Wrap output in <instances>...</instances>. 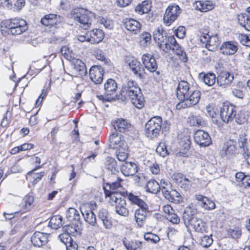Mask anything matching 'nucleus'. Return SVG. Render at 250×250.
Returning <instances> with one entry per match:
<instances>
[{
    "label": "nucleus",
    "mask_w": 250,
    "mask_h": 250,
    "mask_svg": "<svg viewBox=\"0 0 250 250\" xmlns=\"http://www.w3.org/2000/svg\"><path fill=\"white\" fill-rule=\"evenodd\" d=\"M65 247L66 250H77L78 249V245L74 240L66 244Z\"/></svg>",
    "instance_id": "obj_64"
},
{
    "label": "nucleus",
    "mask_w": 250,
    "mask_h": 250,
    "mask_svg": "<svg viewBox=\"0 0 250 250\" xmlns=\"http://www.w3.org/2000/svg\"><path fill=\"white\" fill-rule=\"evenodd\" d=\"M117 162L115 159L111 157H107L105 162V167L108 172V174H119V171L117 168Z\"/></svg>",
    "instance_id": "obj_34"
},
{
    "label": "nucleus",
    "mask_w": 250,
    "mask_h": 250,
    "mask_svg": "<svg viewBox=\"0 0 250 250\" xmlns=\"http://www.w3.org/2000/svg\"><path fill=\"white\" fill-rule=\"evenodd\" d=\"M105 94L107 95L113 94L117 89V83L112 79H108L104 84Z\"/></svg>",
    "instance_id": "obj_36"
},
{
    "label": "nucleus",
    "mask_w": 250,
    "mask_h": 250,
    "mask_svg": "<svg viewBox=\"0 0 250 250\" xmlns=\"http://www.w3.org/2000/svg\"><path fill=\"white\" fill-rule=\"evenodd\" d=\"M194 139L195 142L201 146H207L211 143L208 133L203 130H198L195 132Z\"/></svg>",
    "instance_id": "obj_12"
},
{
    "label": "nucleus",
    "mask_w": 250,
    "mask_h": 250,
    "mask_svg": "<svg viewBox=\"0 0 250 250\" xmlns=\"http://www.w3.org/2000/svg\"><path fill=\"white\" fill-rule=\"evenodd\" d=\"M237 43L231 41L224 42L220 47L221 52L226 55H232L238 50Z\"/></svg>",
    "instance_id": "obj_25"
},
{
    "label": "nucleus",
    "mask_w": 250,
    "mask_h": 250,
    "mask_svg": "<svg viewBox=\"0 0 250 250\" xmlns=\"http://www.w3.org/2000/svg\"><path fill=\"white\" fill-rule=\"evenodd\" d=\"M191 91L188 94V96L185 100H182V106L189 107L196 105L198 103L201 96V92L198 90Z\"/></svg>",
    "instance_id": "obj_18"
},
{
    "label": "nucleus",
    "mask_w": 250,
    "mask_h": 250,
    "mask_svg": "<svg viewBox=\"0 0 250 250\" xmlns=\"http://www.w3.org/2000/svg\"><path fill=\"white\" fill-rule=\"evenodd\" d=\"M89 36V42L91 43H98L101 42L104 37V33L101 29H95L88 32Z\"/></svg>",
    "instance_id": "obj_31"
},
{
    "label": "nucleus",
    "mask_w": 250,
    "mask_h": 250,
    "mask_svg": "<svg viewBox=\"0 0 250 250\" xmlns=\"http://www.w3.org/2000/svg\"><path fill=\"white\" fill-rule=\"evenodd\" d=\"M110 146L114 149L122 148L124 150L127 149L125 141L122 139L121 135L116 132L112 133L109 137Z\"/></svg>",
    "instance_id": "obj_14"
},
{
    "label": "nucleus",
    "mask_w": 250,
    "mask_h": 250,
    "mask_svg": "<svg viewBox=\"0 0 250 250\" xmlns=\"http://www.w3.org/2000/svg\"><path fill=\"white\" fill-rule=\"evenodd\" d=\"M151 7V2L149 0H146L137 5L135 10L138 14L142 15L147 13L150 10Z\"/></svg>",
    "instance_id": "obj_39"
},
{
    "label": "nucleus",
    "mask_w": 250,
    "mask_h": 250,
    "mask_svg": "<svg viewBox=\"0 0 250 250\" xmlns=\"http://www.w3.org/2000/svg\"><path fill=\"white\" fill-rule=\"evenodd\" d=\"M213 242V239L208 235L204 236L201 239L200 244L203 247H208L210 246Z\"/></svg>",
    "instance_id": "obj_51"
},
{
    "label": "nucleus",
    "mask_w": 250,
    "mask_h": 250,
    "mask_svg": "<svg viewBox=\"0 0 250 250\" xmlns=\"http://www.w3.org/2000/svg\"><path fill=\"white\" fill-rule=\"evenodd\" d=\"M142 60L145 67L151 72L156 71L157 64L153 56L149 54H145L142 56Z\"/></svg>",
    "instance_id": "obj_24"
},
{
    "label": "nucleus",
    "mask_w": 250,
    "mask_h": 250,
    "mask_svg": "<svg viewBox=\"0 0 250 250\" xmlns=\"http://www.w3.org/2000/svg\"><path fill=\"white\" fill-rule=\"evenodd\" d=\"M48 236V233L35 232L32 236L31 241L34 246L40 247L47 243Z\"/></svg>",
    "instance_id": "obj_23"
},
{
    "label": "nucleus",
    "mask_w": 250,
    "mask_h": 250,
    "mask_svg": "<svg viewBox=\"0 0 250 250\" xmlns=\"http://www.w3.org/2000/svg\"><path fill=\"white\" fill-rule=\"evenodd\" d=\"M250 19V17L246 14H240L238 16V20L239 23L243 27L246 25L248 20Z\"/></svg>",
    "instance_id": "obj_54"
},
{
    "label": "nucleus",
    "mask_w": 250,
    "mask_h": 250,
    "mask_svg": "<svg viewBox=\"0 0 250 250\" xmlns=\"http://www.w3.org/2000/svg\"><path fill=\"white\" fill-rule=\"evenodd\" d=\"M156 150L162 157H165L168 154L166 146L164 144H160Z\"/></svg>",
    "instance_id": "obj_53"
},
{
    "label": "nucleus",
    "mask_w": 250,
    "mask_h": 250,
    "mask_svg": "<svg viewBox=\"0 0 250 250\" xmlns=\"http://www.w3.org/2000/svg\"><path fill=\"white\" fill-rule=\"evenodd\" d=\"M189 119V123L192 126L203 125L205 123L203 118L199 115H192Z\"/></svg>",
    "instance_id": "obj_47"
},
{
    "label": "nucleus",
    "mask_w": 250,
    "mask_h": 250,
    "mask_svg": "<svg viewBox=\"0 0 250 250\" xmlns=\"http://www.w3.org/2000/svg\"><path fill=\"white\" fill-rule=\"evenodd\" d=\"M104 70L101 66H93L89 70V77L95 84L101 83L103 80Z\"/></svg>",
    "instance_id": "obj_21"
},
{
    "label": "nucleus",
    "mask_w": 250,
    "mask_h": 250,
    "mask_svg": "<svg viewBox=\"0 0 250 250\" xmlns=\"http://www.w3.org/2000/svg\"><path fill=\"white\" fill-rule=\"evenodd\" d=\"M123 244L127 250H139L142 246V242L137 241L127 242L124 240Z\"/></svg>",
    "instance_id": "obj_45"
},
{
    "label": "nucleus",
    "mask_w": 250,
    "mask_h": 250,
    "mask_svg": "<svg viewBox=\"0 0 250 250\" xmlns=\"http://www.w3.org/2000/svg\"><path fill=\"white\" fill-rule=\"evenodd\" d=\"M62 217L60 215L52 217L49 221V226L55 229L61 228L62 226Z\"/></svg>",
    "instance_id": "obj_44"
},
{
    "label": "nucleus",
    "mask_w": 250,
    "mask_h": 250,
    "mask_svg": "<svg viewBox=\"0 0 250 250\" xmlns=\"http://www.w3.org/2000/svg\"><path fill=\"white\" fill-rule=\"evenodd\" d=\"M125 28L134 34H137L141 29V24L137 21L133 19H126L124 22Z\"/></svg>",
    "instance_id": "obj_26"
},
{
    "label": "nucleus",
    "mask_w": 250,
    "mask_h": 250,
    "mask_svg": "<svg viewBox=\"0 0 250 250\" xmlns=\"http://www.w3.org/2000/svg\"><path fill=\"white\" fill-rule=\"evenodd\" d=\"M58 238L65 245L73 240L68 233H62L59 235Z\"/></svg>",
    "instance_id": "obj_52"
},
{
    "label": "nucleus",
    "mask_w": 250,
    "mask_h": 250,
    "mask_svg": "<svg viewBox=\"0 0 250 250\" xmlns=\"http://www.w3.org/2000/svg\"><path fill=\"white\" fill-rule=\"evenodd\" d=\"M229 233L234 239L238 238L241 235V231L238 228L230 229L229 230Z\"/></svg>",
    "instance_id": "obj_57"
},
{
    "label": "nucleus",
    "mask_w": 250,
    "mask_h": 250,
    "mask_svg": "<svg viewBox=\"0 0 250 250\" xmlns=\"http://www.w3.org/2000/svg\"><path fill=\"white\" fill-rule=\"evenodd\" d=\"M126 63L135 75L140 79L144 78V68L139 61L134 58H129L126 60Z\"/></svg>",
    "instance_id": "obj_11"
},
{
    "label": "nucleus",
    "mask_w": 250,
    "mask_h": 250,
    "mask_svg": "<svg viewBox=\"0 0 250 250\" xmlns=\"http://www.w3.org/2000/svg\"><path fill=\"white\" fill-rule=\"evenodd\" d=\"M162 118L154 116L149 119L145 125V132L147 137L153 139L158 137L161 131Z\"/></svg>",
    "instance_id": "obj_5"
},
{
    "label": "nucleus",
    "mask_w": 250,
    "mask_h": 250,
    "mask_svg": "<svg viewBox=\"0 0 250 250\" xmlns=\"http://www.w3.org/2000/svg\"><path fill=\"white\" fill-rule=\"evenodd\" d=\"M105 196L109 198L110 204L115 206V212L124 217H127L129 215V210L126 207V203L125 199V196L127 197L132 204L137 205L139 208L147 205L137 196L131 193L106 191Z\"/></svg>",
    "instance_id": "obj_1"
},
{
    "label": "nucleus",
    "mask_w": 250,
    "mask_h": 250,
    "mask_svg": "<svg viewBox=\"0 0 250 250\" xmlns=\"http://www.w3.org/2000/svg\"><path fill=\"white\" fill-rule=\"evenodd\" d=\"M117 157L119 161L124 162L127 158L128 154L125 152H122L120 150L117 155Z\"/></svg>",
    "instance_id": "obj_62"
},
{
    "label": "nucleus",
    "mask_w": 250,
    "mask_h": 250,
    "mask_svg": "<svg viewBox=\"0 0 250 250\" xmlns=\"http://www.w3.org/2000/svg\"><path fill=\"white\" fill-rule=\"evenodd\" d=\"M122 181V179L121 180H117L115 181H108L106 183V185L108 186L110 188V190H105L104 193L106 191H112L116 192L114 191L115 189H118V188L121 187V182Z\"/></svg>",
    "instance_id": "obj_49"
},
{
    "label": "nucleus",
    "mask_w": 250,
    "mask_h": 250,
    "mask_svg": "<svg viewBox=\"0 0 250 250\" xmlns=\"http://www.w3.org/2000/svg\"><path fill=\"white\" fill-rule=\"evenodd\" d=\"M151 172L153 174H158L160 171L159 166L156 163H153L149 166Z\"/></svg>",
    "instance_id": "obj_58"
},
{
    "label": "nucleus",
    "mask_w": 250,
    "mask_h": 250,
    "mask_svg": "<svg viewBox=\"0 0 250 250\" xmlns=\"http://www.w3.org/2000/svg\"><path fill=\"white\" fill-rule=\"evenodd\" d=\"M161 190L163 196L168 201L175 204H179L182 202V197L176 190L169 191L164 187H162Z\"/></svg>",
    "instance_id": "obj_17"
},
{
    "label": "nucleus",
    "mask_w": 250,
    "mask_h": 250,
    "mask_svg": "<svg viewBox=\"0 0 250 250\" xmlns=\"http://www.w3.org/2000/svg\"><path fill=\"white\" fill-rule=\"evenodd\" d=\"M202 80L205 83L209 86H211L213 85L215 83L216 78L215 75L213 73H201L199 75Z\"/></svg>",
    "instance_id": "obj_37"
},
{
    "label": "nucleus",
    "mask_w": 250,
    "mask_h": 250,
    "mask_svg": "<svg viewBox=\"0 0 250 250\" xmlns=\"http://www.w3.org/2000/svg\"><path fill=\"white\" fill-rule=\"evenodd\" d=\"M1 2L7 8L13 11H19L25 4L24 0H0Z\"/></svg>",
    "instance_id": "obj_28"
},
{
    "label": "nucleus",
    "mask_w": 250,
    "mask_h": 250,
    "mask_svg": "<svg viewBox=\"0 0 250 250\" xmlns=\"http://www.w3.org/2000/svg\"><path fill=\"white\" fill-rule=\"evenodd\" d=\"M113 125L116 130L124 132L128 130L130 124L126 120L120 118L113 122Z\"/></svg>",
    "instance_id": "obj_33"
},
{
    "label": "nucleus",
    "mask_w": 250,
    "mask_h": 250,
    "mask_svg": "<svg viewBox=\"0 0 250 250\" xmlns=\"http://www.w3.org/2000/svg\"><path fill=\"white\" fill-rule=\"evenodd\" d=\"M167 218L174 224H178L180 221V217L174 212L167 215Z\"/></svg>",
    "instance_id": "obj_55"
},
{
    "label": "nucleus",
    "mask_w": 250,
    "mask_h": 250,
    "mask_svg": "<svg viewBox=\"0 0 250 250\" xmlns=\"http://www.w3.org/2000/svg\"><path fill=\"white\" fill-rule=\"evenodd\" d=\"M237 142L235 140H229L224 144L222 150L225 151L226 155L231 156L236 151Z\"/></svg>",
    "instance_id": "obj_32"
},
{
    "label": "nucleus",
    "mask_w": 250,
    "mask_h": 250,
    "mask_svg": "<svg viewBox=\"0 0 250 250\" xmlns=\"http://www.w3.org/2000/svg\"><path fill=\"white\" fill-rule=\"evenodd\" d=\"M41 70V69H38L35 68L34 66H30L29 70L28 72L27 73L25 76L27 77V79H28L29 75L30 76H32L33 75H36L37 74L39 73Z\"/></svg>",
    "instance_id": "obj_61"
},
{
    "label": "nucleus",
    "mask_w": 250,
    "mask_h": 250,
    "mask_svg": "<svg viewBox=\"0 0 250 250\" xmlns=\"http://www.w3.org/2000/svg\"><path fill=\"white\" fill-rule=\"evenodd\" d=\"M183 219L187 227L190 225L195 231L202 233L207 232V228L205 223L202 219L189 213L188 210L184 212Z\"/></svg>",
    "instance_id": "obj_4"
},
{
    "label": "nucleus",
    "mask_w": 250,
    "mask_h": 250,
    "mask_svg": "<svg viewBox=\"0 0 250 250\" xmlns=\"http://www.w3.org/2000/svg\"><path fill=\"white\" fill-rule=\"evenodd\" d=\"M121 170L125 176H132L138 171L137 165L132 162H125L122 166Z\"/></svg>",
    "instance_id": "obj_29"
},
{
    "label": "nucleus",
    "mask_w": 250,
    "mask_h": 250,
    "mask_svg": "<svg viewBox=\"0 0 250 250\" xmlns=\"http://www.w3.org/2000/svg\"><path fill=\"white\" fill-rule=\"evenodd\" d=\"M47 94V90L42 89V93L36 101V106L37 107L39 106L41 104L43 99L46 97Z\"/></svg>",
    "instance_id": "obj_60"
},
{
    "label": "nucleus",
    "mask_w": 250,
    "mask_h": 250,
    "mask_svg": "<svg viewBox=\"0 0 250 250\" xmlns=\"http://www.w3.org/2000/svg\"><path fill=\"white\" fill-rule=\"evenodd\" d=\"M195 10L201 12H206L212 10L214 8L213 4L211 1H197L193 3Z\"/></svg>",
    "instance_id": "obj_30"
},
{
    "label": "nucleus",
    "mask_w": 250,
    "mask_h": 250,
    "mask_svg": "<svg viewBox=\"0 0 250 250\" xmlns=\"http://www.w3.org/2000/svg\"><path fill=\"white\" fill-rule=\"evenodd\" d=\"M234 79V74L224 71L220 73L217 77V83L218 85L226 87L231 84Z\"/></svg>",
    "instance_id": "obj_19"
},
{
    "label": "nucleus",
    "mask_w": 250,
    "mask_h": 250,
    "mask_svg": "<svg viewBox=\"0 0 250 250\" xmlns=\"http://www.w3.org/2000/svg\"><path fill=\"white\" fill-rule=\"evenodd\" d=\"M93 17V13L83 8L76 9L73 14L74 20L79 22L85 30L90 26Z\"/></svg>",
    "instance_id": "obj_6"
},
{
    "label": "nucleus",
    "mask_w": 250,
    "mask_h": 250,
    "mask_svg": "<svg viewBox=\"0 0 250 250\" xmlns=\"http://www.w3.org/2000/svg\"><path fill=\"white\" fill-rule=\"evenodd\" d=\"M118 99L123 102L130 100L132 104L137 108L141 109L144 106V98L141 91L137 83L131 80L124 84L118 96Z\"/></svg>",
    "instance_id": "obj_2"
},
{
    "label": "nucleus",
    "mask_w": 250,
    "mask_h": 250,
    "mask_svg": "<svg viewBox=\"0 0 250 250\" xmlns=\"http://www.w3.org/2000/svg\"><path fill=\"white\" fill-rule=\"evenodd\" d=\"M73 63L74 70L78 75L83 76L86 74V68L84 62L81 60L77 59Z\"/></svg>",
    "instance_id": "obj_38"
},
{
    "label": "nucleus",
    "mask_w": 250,
    "mask_h": 250,
    "mask_svg": "<svg viewBox=\"0 0 250 250\" xmlns=\"http://www.w3.org/2000/svg\"><path fill=\"white\" fill-rule=\"evenodd\" d=\"M151 40V36L148 32H144L140 36V43L142 46H146L150 44Z\"/></svg>",
    "instance_id": "obj_48"
},
{
    "label": "nucleus",
    "mask_w": 250,
    "mask_h": 250,
    "mask_svg": "<svg viewBox=\"0 0 250 250\" xmlns=\"http://www.w3.org/2000/svg\"><path fill=\"white\" fill-rule=\"evenodd\" d=\"M236 113V107L228 103H224L220 108V117L226 123L232 121Z\"/></svg>",
    "instance_id": "obj_7"
},
{
    "label": "nucleus",
    "mask_w": 250,
    "mask_h": 250,
    "mask_svg": "<svg viewBox=\"0 0 250 250\" xmlns=\"http://www.w3.org/2000/svg\"><path fill=\"white\" fill-rule=\"evenodd\" d=\"M66 217L70 221H79L80 215L79 211L73 208H69L66 212Z\"/></svg>",
    "instance_id": "obj_43"
},
{
    "label": "nucleus",
    "mask_w": 250,
    "mask_h": 250,
    "mask_svg": "<svg viewBox=\"0 0 250 250\" xmlns=\"http://www.w3.org/2000/svg\"><path fill=\"white\" fill-rule=\"evenodd\" d=\"M94 56L95 58L99 60H100L102 62H105L106 59L101 50L96 49L94 51Z\"/></svg>",
    "instance_id": "obj_59"
},
{
    "label": "nucleus",
    "mask_w": 250,
    "mask_h": 250,
    "mask_svg": "<svg viewBox=\"0 0 250 250\" xmlns=\"http://www.w3.org/2000/svg\"><path fill=\"white\" fill-rule=\"evenodd\" d=\"M28 29L26 21L24 20L15 18L3 20L0 23V32L2 35H19Z\"/></svg>",
    "instance_id": "obj_3"
},
{
    "label": "nucleus",
    "mask_w": 250,
    "mask_h": 250,
    "mask_svg": "<svg viewBox=\"0 0 250 250\" xmlns=\"http://www.w3.org/2000/svg\"><path fill=\"white\" fill-rule=\"evenodd\" d=\"M194 197L197 205L206 210H212L216 207L214 202L206 196L201 194H196Z\"/></svg>",
    "instance_id": "obj_16"
},
{
    "label": "nucleus",
    "mask_w": 250,
    "mask_h": 250,
    "mask_svg": "<svg viewBox=\"0 0 250 250\" xmlns=\"http://www.w3.org/2000/svg\"><path fill=\"white\" fill-rule=\"evenodd\" d=\"M169 41L170 47L169 50H171L175 54L179 57V59L182 61L186 62L188 60L187 55L182 49L181 46L177 43L173 36H170Z\"/></svg>",
    "instance_id": "obj_13"
},
{
    "label": "nucleus",
    "mask_w": 250,
    "mask_h": 250,
    "mask_svg": "<svg viewBox=\"0 0 250 250\" xmlns=\"http://www.w3.org/2000/svg\"><path fill=\"white\" fill-rule=\"evenodd\" d=\"M200 41L205 43L206 47L208 50L212 51L217 48L220 42L217 34L210 35L205 33H203L201 35Z\"/></svg>",
    "instance_id": "obj_9"
},
{
    "label": "nucleus",
    "mask_w": 250,
    "mask_h": 250,
    "mask_svg": "<svg viewBox=\"0 0 250 250\" xmlns=\"http://www.w3.org/2000/svg\"><path fill=\"white\" fill-rule=\"evenodd\" d=\"M62 21V18L60 15L56 14H48L45 15L41 19V23L46 26H53L57 25Z\"/></svg>",
    "instance_id": "obj_27"
},
{
    "label": "nucleus",
    "mask_w": 250,
    "mask_h": 250,
    "mask_svg": "<svg viewBox=\"0 0 250 250\" xmlns=\"http://www.w3.org/2000/svg\"><path fill=\"white\" fill-rule=\"evenodd\" d=\"M166 33L157 29L154 32L153 38L158 47L164 52H167L169 49V38L167 37L165 35Z\"/></svg>",
    "instance_id": "obj_8"
},
{
    "label": "nucleus",
    "mask_w": 250,
    "mask_h": 250,
    "mask_svg": "<svg viewBox=\"0 0 250 250\" xmlns=\"http://www.w3.org/2000/svg\"><path fill=\"white\" fill-rule=\"evenodd\" d=\"M34 201V198L32 195H26L22 200V206L25 211L29 210L31 208V205Z\"/></svg>",
    "instance_id": "obj_46"
},
{
    "label": "nucleus",
    "mask_w": 250,
    "mask_h": 250,
    "mask_svg": "<svg viewBox=\"0 0 250 250\" xmlns=\"http://www.w3.org/2000/svg\"><path fill=\"white\" fill-rule=\"evenodd\" d=\"M180 8L177 5L169 6L166 9L163 20L167 26H169L180 14Z\"/></svg>",
    "instance_id": "obj_10"
},
{
    "label": "nucleus",
    "mask_w": 250,
    "mask_h": 250,
    "mask_svg": "<svg viewBox=\"0 0 250 250\" xmlns=\"http://www.w3.org/2000/svg\"><path fill=\"white\" fill-rule=\"evenodd\" d=\"M148 213L149 208L147 205L135 210V221L139 227H142L144 226Z\"/></svg>",
    "instance_id": "obj_15"
},
{
    "label": "nucleus",
    "mask_w": 250,
    "mask_h": 250,
    "mask_svg": "<svg viewBox=\"0 0 250 250\" xmlns=\"http://www.w3.org/2000/svg\"><path fill=\"white\" fill-rule=\"evenodd\" d=\"M206 111L208 115L211 118L212 122L215 125L219 124L217 114L216 112L215 107L213 104H208L206 107Z\"/></svg>",
    "instance_id": "obj_42"
},
{
    "label": "nucleus",
    "mask_w": 250,
    "mask_h": 250,
    "mask_svg": "<svg viewBox=\"0 0 250 250\" xmlns=\"http://www.w3.org/2000/svg\"><path fill=\"white\" fill-rule=\"evenodd\" d=\"M186 34V29L184 26H180L176 30L175 35L179 39H183Z\"/></svg>",
    "instance_id": "obj_56"
},
{
    "label": "nucleus",
    "mask_w": 250,
    "mask_h": 250,
    "mask_svg": "<svg viewBox=\"0 0 250 250\" xmlns=\"http://www.w3.org/2000/svg\"><path fill=\"white\" fill-rule=\"evenodd\" d=\"M101 21V23H103L104 26L107 29H111L112 28L113 25L112 21L103 19Z\"/></svg>",
    "instance_id": "obj_63"
},
{
    "label": "nucleus",
    "mask_w": 250,
    "mask_h": 250,
    "mask_svg": "<svg viewBox=\"0 0 250 250\" xmlns=\"http://www.w3.org/2000/svg\"><path fill=\"white\" fill-rule=\"evenodd\" d=\"M172 178L178 186L185 190H189L192 186V182L182 173L174 174Z\"/></svg>",
    "instance_id": "obj_20"
},
{
    "label": "nucleus",
    "mask_w": 250,
    "mask_h": 250,
    "mask_svg": "<svg viewBox=\"0 0 250 250\" xmlns=\"http://www.w3.org/2000/svg\"><path fill=\"white\" fill-rule=\"evenodd\" d=\"M144 238L146 241H150L153 243H158L160 239L159 237L151 232H147L144 235Z\"/></svg>",
    "instance_id": "obj_50"
},
{
    "label": "nucleus",
    "mask_w": 250,
    "mask_h": 250,
    "mask_svg": "<svg viewBox=\"0 0 250 250\" xmlns=\"http://www.w3.org/2000/svg\"><path fill=\"white\" fill-rule=\"evenodd\" d=\"M98 217L103 222L105 228L110 229L112 226L111 221L109 219L107 210L104 208L100 209L98 213Z\"/></svg>",
    "instance_id": "obj_35"
},
{
    "label": "nucleus",
    "mask_w": 250,
    "mask_h": 250,
    "mask_svg": "<svg viewBox=\"0 0 250 250\" xmlns=\"http://www.w3.org/2000/svg\"><path fill=\"white\" fill-rule=\"evenodd\" d=\"M81 212L84 217L85 222L91 226H94L96 224V215L90 209L82 210Z\"/></svg>",
    "instance_id": "obj_40"
},
{
    "label": "nucleus",
    "mask_w": 250,
    "mask_h": 250,
    "mask_svg": "<svg viewBox=\"0 0 250 250\" xmlns=\"http://www.w3.org/2000/svg\"><path fill=\"white\" fill-rule=\"evenodd\" d=\"M190 92V84L185 81H181L177 87L176 95L179 100H185Z\"/></svg>",
    "instance_id": "obj_22"
},
{
    "label": "nucleus",
    "mask_w": 250,
    "mask_h": 250,
    "mask_svg": "<svg viewBox=\"0 0 250 250\" xmlns=\"http://www.w3.org/2000/svg\"><path fill=\"white\" fill-rule=\"evenodd\" d=\"M161 188L159 183L153 179L149 180L146 185V191L152 193H157Z\"/></svg>",
    "instance_id": "obj_41"
}]
</instances>
